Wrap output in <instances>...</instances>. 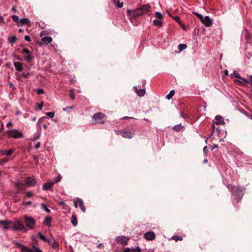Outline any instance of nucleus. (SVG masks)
I'll return each instance as SVG.
<instances>
[{"instance_id": "nucleus-10", "label": "nucleus", "mask_w": 252, "mask_h": 252, "mask_svg": "<svg viewBox=\"0 0 252 252\" xmlns=\"http://www.w3.org/2000/svg\"><path fill=\"white\" fill-rule=\"evenodd\" d=\"M12 221L11 220H0V225L3 226V228L5 230H7L11 227Z\"/></svg>"}, {"instance_id": "nucleus-11", "label": "nucleus", "mask_w": 252, "mask_h": 252, "mask_svg": "<svg viewBox=\"0 0 252 252\" xmlns=\"http://www.w3.org/2000/svg\"><path fill=\"white\" fill-rule=\"evenodd\" d=\"M25 184H23L21 182H18L14 183V187L17 188V193H19L21 191L25 190Z\"/></svg>"}, {"instance_id": "nucleus-58", "label": "nucleus", "mask_w": 252, "mask_h": 252, "mask_svg": "<svg viewBox=\"0 0 252 252\" xmlns=\"http://www.w3.org/2000/svg\"><path fill=\"white\" fill-rule=\"evenodd\" d=\"M193 14L194 15H195V16H196L198 18L199 17H201V14L198 13H197V12H193Z\"/></svg>"}, {"instance_id": "nucleus-36", "label": "nucleus", "mask_w": 252, "mask_h": 252, "mask_svg": "<svg viewBox=\"0 0 252 252\" xmlns=\"http://www.w3.org/2000/svg\"><path fill=\"white\" fill-rule=\"evenodd\" d=\"M17 40V37L15 36H13L8 38L9 42L11 44L15 42Z\"/></svg>"}, {"instance_id": "nucleus-54", "label": "nucleus", "mask_w": 252, "mask_h": 252, "mask_svg": "<svg viewBox=\"0 0 252 252\" xmlns=\"http://www.w3.org/2000/svg\"><path fill=\"white\" fill-rule=\"evenodd\" d=\"M40 146V142H38V143H37L35 145V146H34V148H35V149H38V148H39Z\"/></svg>"}, {"instance_id": "nucleus-7", "label": "nucleus", "mask_w": 252, "mask_h": 252, "mask_svg": "<svg viewBox=\"0 0 252 252\" xmlns=\"http://www.w3.org/2000/svg\"><path fill=\"white\" fill-rule=\"evenodd\" d=\"M128 14L132 18H136L139 16L143 14L142 10L140 8H137L133 11L128 10L127 11Z\"/></svg>"}, {"instance_id": "nucleus-32", "label": "nucleus", "mask_w": 252, "mask_h": 252, "mask_svg": "<svg viewBox=\"0 0 252 252\" xmlns=\"http://www.w3.org/2000/svg\"><path fill=\"white\" fill-rule=\"evenodd\" d=\"M187 45L186 44H180L178 46L179 52L182 51L183 50L186 49Z\"/></svg>"}, {"instance_id": "nucleus-45", "label": "nucleus", "mask_w": 252, "mask_h": 252, "mask_svg": "<svg viewBox=\"0 0 252 252\" xmlns=\"http://www.w3.org/2000/svg\"><path fill=\"white\" fill-rule=\"evenodd\" d=\"M22 53L26 54H29L31 53L30 50L27 48H24L22 50Z\"/></svg>"}, {"instance_id": "nucleus-51", "label": "nucleus", "mask_w": 252, "mask_h": 252, "mask_svg": "<svg viewBox=\"0 0 252 252\" xmlns=\"http://www.w3.org/2000/svg\"><path fill=\"white\" fill-rule=\"evenodd\" d=\"M62 179V176H61V175H59L56 179V181H55V183H57V182H59L61 181Z\"/></svg>"}, {"instance_id": "nucleus-34", "label": "nucleus", "mask_w": 252, "mask_h": 252, "mask_svg": "<svg viewBox=\"0 0 252 252\" xmlns=\"http://www.w3.org/2000/svg\"><path fill=\"white\" fill-rule=\"evenodd\" d=\"M171 239L174 240L175 241H182L183 240V237L182 236H173L171 237Z\"/></svg>"}, {"instance_id": "nucleus-16", "label": "nucleus", "mask_w": 252, "mask_h": 252, "mask_svg": "<svg viewBox=\"0 0 252 252\" xmlns=\"http://www.w3.org/2000/svg\"><path fill=\"white\" fill-rule=\"evenodd\" d=\"M54 182H48L45 183L43 186V189L44 190H48L51 189L54 185Z\"/></svg>"}, {"instance_id": "nucleus-46", "label": "nucleus", "mask_w": 252, "mask_h": 252, "mask_svg": "<svg viewBox=\"0 0 252 252\" xmlns=\"http://www.w3.org/2000/svg\"><path fill=\"white\" fill-rule=\"evenodd\" d=\"M44 93V91L42 89H39L37 91V94H43Z\"/></svg>"}, {"instance_id": "nucleus-61", "label": "nucleus", "mask_w": 252, "mask_h": 252, "mask_svg": "<svg viewBox=\"0 0 252 252\" xmlns=\"http://www.w3.org/2000/svg\"><path fill=\"white\" fill-rule=\"evenodd\" d=\"M97 248H98L100 249V248H102L103 247V244H98V245H97Z\"/></svg>"}, {"instance_id": "nucleus-53", "label": "nucleus", "mask_w": 252, "mask_h": 252, "mask_svg": "<svg viewBox=\"0 0 252 252\" xmlns=\"http://www.w3.org/2000/svg\"><path fill=\"white\" fill-rule=\"evenodd\" d=\"M12 126H13V125H12V124L11 122H8V123L6 124V126H7V127H8V128H11Z\"/></svg>"}, {"instance_id": "nucleus-1", "label": "nucleus", "mask_w": 252, "mask_h": 252, "mask_svg": "<svg viewBox=\"0 0 252 252\" xmlns=\"http://www.w3.org/2000/svg\"><path fill=\"white\" fill-rule=\"evenodd\" d=\"M228 189L231 190L232 193L235 195V199L237 202H239L244 195V192L246 189L244 188H240L237 186H227Z\"/></svg>"}, {"instance_id": "nucleus-63", "label": "nucleus", "mask_w": 252, "mask_h": 252, "mask_svg": "<svg viewBox=\"0 0 252 252\" xmlns=\"http://www.w3.org/2000/svg\"><path fill=\"white\" fill-rule=\"evenodd\" d=\"M0 22H2V23H4V21H3V18L2 17H1V16H0Z\"/></svg>"}, {"instance_id": "nucleus-41", "label": "nucleus", "mask_w": 252, "mask_h": 252, "mask_svg": "<svg viewBox=\"0 0 252 252\" xmlns=\"http://www.w3.org/2000/svg\"><path fill=\"white\" fill-rule=\"evenodd\" d=\"M181 128H182V126H181V125H177V126H174L173 127V129L176 131H178L181 130Z\"/></svg>"}, {"instance_id": "nucleus-56", "label": "nucleus", "mask_w": 252, "mask_h": 252, "mask_svg": "<svg viewBox=\"0 0 252 252\" xmlns=\"http://www.w3.org/2000/svg\"><path fill=\"white\" fill-rule=\"evenodd\" d=\"M23 204L25 205H29L32 204V202L30 201H28V202H23Z\"/></svg>"}, {"instance_id": "nucleus-39", "label": "nucleus", "mask_w": 252, "mask_h": 252, "mask_svg": "<svg viewBox=\"0 0 252 252\" xmlns=\"http://www.w3.org/2000/svg\"><path fill=\"white\" fill-rule=\"evenodd\" d=\"M155 16L158 19H161L163 18L162 15L159 12H156L155 13Z\"/></svg>"}, {"instance_id": "nucleus-18", "label": "nucleus", "mask_w": 252, "mask_h": 252, "mask_svg": "<svg viewBox=\"0 0 252 252\" xmlns=\"http://www.w3.org/2000/svg\"><path fill=\"white\" fill-rule=\"evenodd\" d=\"M26 25L29 27L31 26L30 20L28 18L21 19L19 22V27Z\"/></svg>"}, {"instance_id": "nucleus-22", "label": "nucleus", "mask_w": 252, "mask_h": 252, "mask_svg": "<svg viewBox=\"0 0 252 252\" xmlns=\"http://www.w3.org/2000/svg\"><path fill=\"white\" fill-rule=\"evenodd\" d=\"M150 6L149 4H145L143 5L140 8V9L142 10V11L143 12V14L149 11L150 9Z\"/></svg>"}, {"instance_id": "nucleus-12", "label": "nucleus", "mask_w": 252, "mask_h": 252, "mask_svg": "<svg viewBox=\"0 0 252 252\" xmlns=\"http://www.w3.org/2000/svg\"><path fill=\"white\" fill-rule=\"evenodd\" d=\"M116 240L118 243L127 245L128 238L124 236H120L116 238Z\"/></svg>"}, {"instance_id": "nucleus-37", "label": "nucleus", "mask_w": 252, "mask_h": 252, "mask_svg": "<svg viewBox=\"0 0 252 252\" xmlns=\"http://www.w3.org/2000/svg\"><path fill=\"white\" fill-rule=\"evenodd\" d=\"M180 116L185 119L189 118L188 114L182 111L180 112Z\"/></svg>"}, {"instance_id": "nucleus-55", "label": "nucleus", "mask_w": 252, "mask_h": 252, "mask_svg": "<svg viewBox=\"0 0 252 252\" xmlns=\"http://www.w3.org/2000/svg\"><path fill=\"white\" fill-rule=\"evenodd\" d=\"M3 129H4V126H3V123H2L1 125V127L0 128V133H1L3 131Z\"/></svg>"}, {"instance_id": "nucleus-23", "label": "nucleus", "mask_w": 252, "mask_h": 252, "mask_svg": "<svg viewBox=\"0 0 252 252\" xmlns=\"http://www.w3.org/2000/svg\"><path fill=\"white\" fill-rule=\"evenodd\" d=\"M14 152V150L12 149H10L9 150H3L1 152L0 154L1 155H5L6 156H10Z\"/></svg>"}, {"instance_id": "nucleus-14", "label": "nucleus", "mask_w": 252, "mask_h": 252, "mask_svg": "<svg viewBox=\"0 0 252 252\" xmlns=\"http://www.w3.org/2000/svg\"><path fill=\"white\" fill-rule=\"evenodd\" d=\"M155 234L152 231L146 232L144 234L145 238L148 240H153L155 238Z\"/></svg>"}, {"instance_id": "nucleus-30", "label": "nucleus", "mask_w": 252, "mask_h": 252, "mask_svg": "<svg viewBox=\"0 0 252 252\" xmlns=\"http://www.w3.org/2000/svg\"><path fill=\"white\" fill-rule=\"evenodd\" d=\"M231 77H235L237 78H241V76L237 71L235 70L233 71V73L231 74Z\"/></svg>"}, {"instance_id": "nucleus-52", "label": "nucleus", "mask_w": 252, "mask_h": 252, "mask_svg": "<svg viewBox=\"0 0 252 252\" xmlns=\"http://www.w3.org/2000/svg\"><path fill=\"white\" fill-rule=\"evenodd\" d=\"M24 39L25 40H26L27 41H31V37L29 35H26L24 37Z\"/></svg>"}, {"instance_id": "nucleus-20", "label": "nucleus", "mask_w": 252, "mask_h": 252, "mask_svg": "<svg viewBox=\"0 0 252 252\" xmlns=\"http://www.w3.org/2000/svg\"><path fill=\"white\" fill-rule=\"evenodd\" d=\"M52 220V218L50 216H47L45 218L43 223L47 226H50Z\"/></svg>"}, {"instance_id": "nucleus-40", "label": "nucleus", "mask_w": 252, "mask_h": 252, "mask_svg": "<svg viewBox=\"0 0 252 252\" xmlns=\"http://www.w3.org/2000/svg\"><path fill=\"white\" fill-rule=\"evenodd\" d=\"M46 115L51 118H53L55 115L54 112H48L46 113Z\"/></svg>"}, {"instance_id": "nucleus-31", "label": "nucleus", "mask_w": 252, "mask_h": 252, "mask_svg": "<svg viewBox=\"0 0 252 252\" xmlns=\"http://www.w3.org/2000/svg\"><path fill=\"white\" fill-rule=\"evenodd\" d=\"M153 22H154V24L156 26L159 27H161V26L162 25V22L159 20H155L153 21Z\"/></svg>"}, {"instance_id": "nucleus-6", "label": "nucleus", "mask_w": 252, "mask_h": 252, "mask_svg": "<svg viewBox=\"0 0 252 252\" xmlns=\"http://www.w3.org/2000/svg\"><path fill=\"white\" fill-rule=\"evenodd\" d=\"M93 118L96 122L100 124L104 123L106 118L105 114L101 112L96 113L94 114Z\"/></svg>"}, {"instance_id": "nucleus-3", "label": "nucleus", "mask_w": 252, "mask_h": 252, "mask_svg": "<svg viewBox=\"0 0 252 252\" xmlns=\"http://www.w3.org/2000/svg\"><path fill=\"white\" fill-rule=\"evenodd\" d=\"M11 228L12 230L15 231H22L24 232H27L28 231V229L24 223L19 220L14 221H12Z\"/></svg>"}, {"instance_id": "nucleus-5", "label": "nucleus", "mask_w": 252, "mask_h": 252, "mask_svg": "<svg viewBox=\"0 0 252 252\" xmlns=\"http://www.w3.org/2000/svg\"><path fill=\"white\" fill-rule=\"evenodd\" d=\"M7 135L9 137L14 138H22L23 134L22 132L18 131L16 129H11L6 131Z\"/></svg>"}, {"instance_id": "nucleus-42", "label": "nucleus", "mask_w": 252, "mask_h": 252, "mask_svg": "<svg viewBox=\"0 0 252 252\" xmlns=\"http://www.w3.org/2000/svg\"><path fill=\"white\" fill-rule=\"evenodd\" d=\"M8 161V159L7 158H2L0 159V164H3L4 163L7 162Z\"/></svg>"}, {"instance_id": "nucleus-25", "label": "nucleus", "mask_w": 252, "mask_h": 252, "mask_svg": "<svg viewBox=\"0 0 252 252\" xmlns=\"http://www.w3.org/2000/svg\"><path fill=\"white\" fill-rule=\"evenodd\" d=\"M42 41L46 44H48L49 43L51 42L52 41V38L50 36H46L44 37L41 39Z\"/></svg>"}, {"instance_id": "nucleus-62", "label": "nucleus", "mask_w": 252, "mask_h": 252, "mask_svg": "<svg viewBox=\"0 0 252 252\" xmlns=\"http://www.w3.org/2000/svg\"><path fill=\"white\" fill-rule=\"evenodd\" d=\"M198 18L199 19V20L201 21V22H203V21L204 20V18L201 15V17H199Z\"/></svg>"}, {"instance_id": "nucleus-59", "label": "nucleus", "mask_w": 252, "mask_h": 252, "mask_svg": "<svg viewBox=\"0 0 252 252\" xmlns=\"http://www.w3.org/2000/svg\"><path fill=\"white\" fill-rule=\"evenodd\" d=\"M124 252H130V250L128 248H126L124 250Z\"/></svg>"}, {"instance_id": "nucleus-64", "label": "nucleus", "mask_w": 252, "mask_h": 252, "mask_svg": "<svg viewBox=\"0 0 252 252\" xmlns=\"http://www.w3.org/2000/svg\"><path fill=\"white\" fill-rule=\"evenodd\" d=\"M224 74L226 76H227L228 75V71L227 70H224Z\"/></svg>"}, {"instance_id": "nucleus-15", "label": "nucleus", "mask_w": 252, "mask_h": 252, "mask_svg": "<svg viewBox=\"0 0 252 252\" xmlns=\"http://www.w3.org/2000/svg\"><path fill=\"white\" fill-rule=\"evenodd\" d=\"M205 26L206 27H210L212 25V21L209 18V16H207L204 17V19L202 22Z\"/></svg>"}, {"instance_id": "nucleus-48", "label": "nucleus", "mask_w": 252, "mask_h": 252, "mask_svg": "<svg viewBox=\"0 0 252 252\" xmlns=\"http://www.w3.org/2000/svg\"><path fill=\"white\" fill-rule=\"evenodd\" d=\"M44 103L43 101L40 102L39 103H37L38 107L40 110H41L43 106Z\"/></svg>"}, {"instance_id": "nucleus-9", "label": "nucleus", "mask_w": 252, "mask_h": 252, "mask_svg": "<svg viewBox=\"0 0 252 252\" xmlns=\"http://www.w3.org/2000/svg\"><path fill=\"white\" fill-rule=\"evenodd\" d=\"M74 204L75 208H77L78 206L80 207V209L83 212L86 211L85 207L84 205V202L83 200L80 198H77L75 201H74Z\"/></svg>"}, {"instance_id": "nucleus-49", "label": "nucleus", "mask_w": 252, "mask_h": 252, "mask_svg": "<svg viewBox=\"0 0 252 252\" xmlns=\"http://www.w3.org/2000/svg\"><path fill=\"white\" fill-rule=\"evenodd\" d=\"M29 75V73H23L22 76L25 78H28Z\"/></svg>"}, {"instance_id": "nucleus-17", "label": "nucleus", "mask_w": 252, "mask_h": 252, "mask_svg": "<svg viewBox=\"0 0 252 252\" xmlns=\"http://www.w3.org/2000/svg\"><path fill=\"white\" fill-rule=\"evenodd\" d=\"M14 65L16 69L18 71H22L24 69L23 64L21 62H16L14 63Z\"/></svg>"}, {"instance_id": "nucleus-21", "label": "nucleus", "mask_w": 252, "mask_h": 252, "mask_svg": "<svg viewBox=\"0 0 252 252\" xmlns=\"http://www.w3.org/2000/svg\"><path fill=\"white\" fill-rule=\"evenodd\" d=\"M239 79L241 80V81H237V82H238L241 85H242V84H245L246 83H248V84H252V80H250L249 81L247 80V79L242 77L241 76V78H239Z\"/></svg>"}, {"instance_id": "nucleus-44", "label": "nucleus", "mask_w": 252, "mask_h": 252, "mask_svg": "<svg viewBox=\"0 0 252 252\" xmlns=\"http://www.w3.org/2000/svg\"><path fill=\"white\" fill-rule=\"evenodd\" d=\"M214 124H215V123H213L211 128H210V130H211V133H212L211 135H213L215 131V126Z\"/></svg>"}, {"instance_id": "nucleus-57", "label": "nucleus", "mask_w": 252, "mask_h": 252, "mask_svg": "<svg viewBox=\"0 0 252 252\" xmlns=\"http://www.w3.org/2000/svg\"><path fill=\"white\" fill-rule=\"evenodd\" d=\"M59 205L60 206H63L64 205H66L65 203L63 201H61V202H59Z\"/></svg>"}, {"instance_id": "nucleus-47", "label": "nucleus", "mask_w": 252, "mask_h": 252, "mask_svg": "<svg viewBox=\"0 0 252 252\" xmlns=\"http://www.w3.org/2000/svg\"><path fill=\"white\" fill-rule=\"evenodd\" d=\"M173 18L178 23H180L181 22L180 18L179 16H176L173 17Z\"/></svg>"}, {"instance_id": "nucleus-28", "label": "nucleus", "mask_w": 252, "mask_h": 252, "mask_svg": "<svg viewBox=\"0 0 252 252\" xmlns=\"http://www.w3.org/2000/svg\"><path fill=\"white\" fill-rule=\"evenodd\" d=\"M11 18L12 20L16 23L17 26L19 27V22L20 20L19 19V17L17 16L13 15L11 16Z\"/></svg>"}, {"instance_id": "nucleus-13", "label": "nucleus", "mask_w": 252, "mask_h": 252, "mask_svg": "<svg viewBox=\"0 0 252 252\" xmlns=\"http://www.w3.org/2000/svg\"><path fill=\"white\" fill-rule=\"evenodd\" d=\"M122 136L124 138H131L134 134V131H123L121 132Z\"/></svg>"}, {"instance_id": "nucleus-50", "label": "nucleus", "mask_w": 252, "mask_h": 252, "mask_svg": "<svg viewBox=\"0 0 252 252\" xmlns=\"http://www.w3.org/2000/svg\"><path fill=\"white\" fill-rule=\"evenodd\" d=\"M33 195V193L31 192L28 191L26 193V196L28 197H31Z\"/></svg>"}, {"instance_id": "nucleus-38", "label": "nucleus", "mask_w": 252, "mask_h": 252, "mask_svg": "<svg viewBox=\"0 0 252 252\" xmlns=\"http://www.w3.org/2000/svg\"><path fill=\"white\" fill-rule=\"evenodd\" d=\"M41 206L42 207V208L44 209L46 212L50 213L51 212L50 210L47 208V206L46 204L44 203H41Z\"/></svg>"}, {"instance_id": "nucleus-24", "label": "nucleus", "mask_w": 252, "mask_h": 252, "mask_svg": "<svg viewBox=\"0 0 252 252\" xmlns=\"http://www.w3.org/2000/svg\"><path fill=\"white\" fill-rule=\"evenodd\" d=\"M216 119L217 120V121H216L215 122V124L216 125H221V124H224V122H223V120H222V117L220 115H218L217 116H216Z\"/></svg>"}, {"instance_id": "nucleus-2", "label": "nucleus", "mask_w": 252, "mask_h": 252, "mask_svg": "<svg viewBox=\"0 0 252 252\" xmlns=\"http://www.w3.org/2000/svg\"><path fill=\"white\" fill-rule=\"evenodd\" d=\"M16 246L20 249L22 252H43L41 249L36 247L35 244H32V248H29L20 243L17 242Z\"/></svg>"}, {"instance_id": "nucleus-60", "label": "nucleus", "mask_w": 252, "mask_h": 252, "mask_svg": "<svg viewBox=\"0 0 252 252\" xmlns=\"http://www.w3.org/2000/svg\"><path fill=\"white\" fill-rule=\"evenodd\" d=\"M134 252H141V250L140 249L139 247H137L136 248V250L135 251L134 250H133Z\"/></svg>"}, {"instance_id": "nucleus-35", "label": "nucleus", "mask_w": 252, "mask_h": 252, "mask_svg": "<svg viewBox=\"0 0 252 252\" xmlns=\"http://www.w3.org/2000/svg\"><path fill=\"white\" fill-rule=\"evenodd\" d=\"M174 94H175L174 90L171 91L169 93V94L166 95V98L168 99H170L173 97Z\"/></svg>"}, {"instance_id": "nucleus-33", "label": "nucleus", "mask_w": 252, "mask_h": 252, "mask_svg": "<svg viewBox=\"0 0 252 252\" xmlns=\"http://www.w3.org/2000/svg\"><path fill=\"white\" fill-rule=\"evenodd\" d=\"M37 235H38V237L42 241H45V242L47 241V239H46L45 236L44 235H43L41 232H38L37 233Z\"/></svg>"}, {"instance_id": "nucleus-19", "label": "nucleus", "mask_w": 252, "mask_h": 252, "mask_svg": "<svg viewBox=\"0 0 252 252\" xmlns=\"http://www.w3.org/2000/svg\"><path fill=\"white\" fill-rule=\"evenodd\" d=\"M134 89L135 90V92L139 96H143L145 94V89H139L138 90L137 87H134Z\"/></svg>"}, {"instance_id": "nucleus-43", "label": "nucleus", "mask_w": 252, "mask_h": 252, "mask_svg": "<svg viewBox=\"0 0 252 252\" xmlns=\"http://www.w3.org/2000/svg\"><path fill=\"white\" fill-rule=\"evenodd\" d=\"M69 96L71 99L73 100L75 98V94L73 91H71L69 93Z\"/></svg>"}, {"instance_id": "nucleus-29", "label": "nucleus", "mask_w": 252, "mask_h": 252, "mask_svg": "<svg viewBox=\"0 0 252 252\" xmlns=\"http://www.w3.org/2000/svg\"><path fill=\"white\" fill-rule=\"evenodd\" d=\"M114 3L118 7L121 8L123 6V3L120 2L119 0H113Z\"/></svg>"}, {"instance_id": "nucleus-26", "label": "nucleus", "mask_w": 252, "mask_h": 252, "mask_svg": "<svg viewBox=\"0 0 252 252\" xmlns=\"http://www.w3.org/2000/svg\"><path fill=\"white\" fill-rule=\"evenodd\" d=\"M33 59V56L31 54H27L24 57L25 60L28 63H30Z\"/></svg>"}, {"instance_id": "nucleus-8", "label": "nucleus", "mask_w": 252, "mask_h": 252, "mask_svg": "<svg viewBox=\"0 0 252 252\" xmlns=\"http://www.w3.org/2000/svg\"><path fill=\"white\" fill-rule=\"evenodd\" d=\"M25 185L27 187H32L36 185L37 182L33 177H29L25 180Z\"/></svg>"}, {"instance_id": "nucleus-4", "label": "nucleus", "mask_w": 252, "mask_h": 252, "mask_svg": "<svg viewBox=\"0 0 252 252\" xmlns=\"http://www.w3.org/2000/svg\"><path fill=\"white\" fill-rule=\"evenodd\" d=\"M24 220L25 223L26 227H28L30 229H33L34 228L35 224V220L31 217H29L28 215H25L24 216Z\"/></svg>"}, {"instance_id": "nucleus-27", "label": "nucleus", "mask_w": 252, "mask_h": 252, "mask_svg": "<svg viewBox=\"0 0 252 252\" xmlns=\"http://www.w3.org/2000/svg\"><path fill=\"white\" fill-rule=\"evenodd\" d=\"M71 221L74 226H76L77 225L78 220H77V219L75 216L73 215L71 217Z\"/></svg>"}]
</instances>
